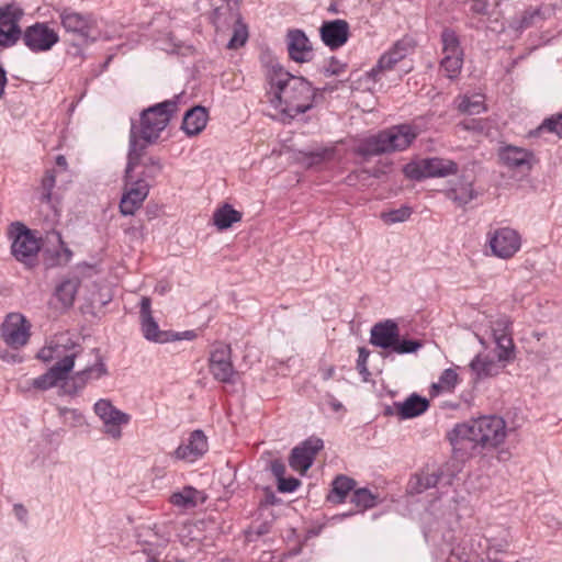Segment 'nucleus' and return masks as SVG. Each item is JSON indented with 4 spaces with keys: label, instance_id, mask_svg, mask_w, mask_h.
I'll return each mask as SVG.
<instances>
[{
    "label": "nucleus",
    "instance_id": "nucleus-17",
    "mask_svg": "<svg viewBox=\"0 0 562 562\" xmlns=\"http://www.w3.org/2000/svg\"><path fill=\"white\" fill-rule=\"evenodd\" d=\"M240 19V0H218L214 3L211 22L217 32L231 30Z\"/></svg>",
    "mask_w": 562,
    "mask_h": 562
},
{
    "label": "nucleus",
    "instance_id": "nucleus-7",
    "mask_svg": "<svg viewBox=\"0 0 562 562\" xmlns=\"http://www.w3.org/2000/svg\"><path fill=\"white\" fill-rule=\"evenodd\" d=\"M56 184V170L49 169L45 171L41 180V184L36 188V200L44 214V221L49 226H54L60 216V198L54 191Z\"/></svg>",
    "mask_w": 562,
    "mask_h": 562
},
{
    "label": "nucleus",
    "instance_id": "nucleus-61",
    "mask_svg": "<svg viewBox=\"0 0 562 562\" xmlns=\"http://www.w3.org/2000/svg\"><path fill=\"white\" fill-rule=\"evenodd\" d=\"M270 469L278 481L282 479L285 474V465L281 460H273L271 462Z\"/></svg>",
    "mask_w": 562,
    "mask_h": 562
},
{
    "label": "nucleus",
    "instance_id": "nucleus-57",
    "mask_svg": "<svg viewBox=\"0 0 562 562\" xmlns=\"http://www.w3.org/2000/svg\"><path fill=\"white\" fill-rule=\"evenodd\" d=\"M300 483V480L296 477L291 476L286 479L283 476L278 481V490L281 493H291L299 487Z\"/></svg>",
    "mask_w": 562,
    "mask_h": 562
},
{
    "label": "nucleus",
    "instance_id": "nucleus-42",
    "mask_svg": "<svg viewBox=\"0 0 562 562\" xmlns=\"http://www.w3.org/2000/svg\"><path fill=\"white\" fill-rule=\"evenodd\" d=\"M542 132L555 133L562 136V113L544 120L538 128L530 132V136H539Z\"/></svg>",
    "mask_w": 562,
    "mask_h": 562
},
{
    "label": "nucleus",
    "instance_id": "nucleus-49",
    "mask_svg": "<svg viewBox=\"0 0 562 562\" xmlns=\"http://www.w3.org/2000/svg\"><path fill=\"white\" fill-rule=\"evenodd\" d=\"M543 14L540 8L527 9L520 20V27L528 29L536 24L538 20H543Z\"/></svg>",
    "mask_w": 562,
    "mask_h": 562
},
{
    "label": "nucleus",
    "instance_id": "nucleus-43",
    "mask_svg": "<svg viewBox=\"0 0 562 562\" xmlns=\"http://www.w3.org/2000/svg\"><path fill=\"white\" fill-rule=\"evenodd\" d=\"M490 326L493 338L497 336L513 335V322L507 315H501L496 319L491 321Z\"/></svg>",
    "mask_w": 562,
    "mask_h": 562
},
{
    "label": "nucleus",
    "instance_id": "nucleus-48",
    "mask_svg": "<svg viewBox=\"0 0 562 562\" xmlns=\"http://www.w3.org/2000/svg\"><path fill=\"white\" fill-rule=\"evenodd\" d=\"M106 372L108 371L105 364L101 360H99L94 366L88 367L79 371L78 373L80 374V376L83 378V380L87 383L90 379H99L102 375H105Z\"/></svg>",
    "mask_w": 562,
    "mask_h": 562
},
{
    "label": "nucleus",
    "instance_id": "nucleus-55",
    "mask_svg": "<svg viewBox=\"0 0 562 562\" xmlns=\"http://www.w3.org/2000/svg\"><path fill=\"white\" fill-rule=\"evenodd\" d=\"M32 385L37 390H48L50 387H54L57 385L56 381L53 379V376L49 374L48 371H46L44 374L40 375L38 378L34 379L32 382Z\"/></svg>",
    "mask_w": 562,
    "mask_h": 562
},
{
    "label": "nucleus",
    "instance_id": "nucleus-31",
    "mask_svg": "<svg viewBox=\"0 0 562 562\" xmlns=\"http://www.w3.org/2000/svg\"><path fill=\"white\" fill-rule=\"evenodd\" d=\"M207 111L203 106H194L189 110L182 121V130L189 136H194L201 133L206 126Z\"/></svg>",
    "mask_w": 562,
    "mask_h": 562
},
{
    "label": "nucleus",
    "instance_id": "nucleus-24",
    "mask_svg": "<svg viewBox=\"0 0 562 562\" xmlns=\"http://www.w3.org/2000/svg\"><path fill=\"white\" fill-rule=\"evenodd\" d=\"M288 53L292 60L305 63L312 59V45L302 30H290L286 35Z\"/></svg>",
    "mask_w": 562,
    "mask_h": 562
},
{
    "label": "nucleus",
    "instance_id": "nucleus-39",
    "mask_svg": "<svg viewBox=\"0 0 562 562\" xmlns=\"http://www.w3.org/2000/svg\"><path fill=\"white\" fill-rule=\"evenodd\" d=\"M351 504L355 505L356 512L363 513L367 509L373 508L378 504V495L373 494L366 487L353 490L350 498Z\"/></svg>",
    "mask_w": 562,
    "mask_h": 562
},
{
    "label": "nucleus",
    "instance_id": "nucleus-28",
    "mask_svg": "<svg viewBox=\"0 0 562 562\" xmlns=\"http://www.w3.org/2000/svg\"><path fill=\"white\" fill-rule=\"evenodd\" d=\"M355 487L356 481L353 479L339 474L333 480L326 501L334 505L342 504Z\"/></svg>",
    "mask_w": 562,
    "mask_h": 562
},
{
    "label": "nucleus",
    "instance_id": "nucleus-14",
    "mask_svg": "<svg viewBox=\"0 0 562 562\" xmlns=\"http://www.w3.org/2000/svg\"><path fill=\"white\" fill-rule=\"evenodd\" d=\"M30 327V323L22 314L11 313L1 326V337L8 346L18 349L29 341Z\"/></svg>",
    "mask_w": 562,
    "mask_h": 562
},
{
    "label": "nucleus",
    "instance_id": "nucleus-5",
    "mask_svg": "<svg viewBox=\"0 0 562 562\" xmlns=\"http://www.w3.org/2000/svg\"><path fill=\"white\" fill-rule=\"evenodd\" d=\"M59 22L64 31L71 34L85 43L94 42L100 32L98 20L91 12H79L71 7H61L56 9Z\"/></svg>",
    "mask_w": 562,
    "mask_h": 562
},
{
    "label": "nucleus",
    "instance_id": "nucleus-51",
    "mask_svg": "<svg viewBox=\"0 0 562 562\" xmlns=\"http://www.w3.org/2000/svg\"><path fill=\"white\" fill-rule=\"evenodd\" d=\"M358 352L359 357L357 360V370L363 376V381H368L370 372L368 370L367 362L370 356V351L366 347H359Z\"/></svg>",
    "mask_w": 562,
    "mask_h": 562
},
{
    "label": "nucleus",
    "instance_id": "nucleus-25",
    "mask_svg": "<svg viewBox=\"0 0 562 562\" xmlns=\"http://www.w3.org/2000/svg\"><path fill=\"white\" fill-rule=\"evenodd\" d=\"M400 336L398 325L392 321L376 323L371 329L370 342L382 349H390Z\"/></svg>",
    "mask_w": 562,
    "mask_h": 562
},
{
    "label": "nucleus",
    "instance_id": "nucleus-58",
    "mask_svg": "<svg viewBox=\"0 0 562 562\" xmlns=\"http://www.w3.org/2000/svg\"><path fill=\"white\" fill-rule=\"evenodd\" d=\"M86 381L82 376L77 372L70 381L65 383V387H67V392H77L79 390H82L86 386Z\"/></svg>",
    "mask_w": 562,
    "mask_h": 562
},
{
    "label": "nucleus",
    "instance_id": "nucleus-46",
    "mask_svg": "<svg viewBox=\"0 0 562 562\" xmlns=\"http://www.w3.org/2000/svg\"><path fill=\"white\" fill-rule=\"evenodd\" d=\"M411 215L412 209L409 206H401L400 209L383 213L382 218L386 224H394L408 220Z\"/></svg>",
    "mask_w": 562,
    "mask_h": 562
},
{
    "label": "nucleus",
    "instance_id": "nucleus-50",
    "mask_svg": "<svg viewBox=\"0 0 562 562\" xmlns=\"http://www.w3.org/2000/svg\"><path fill=\"white\" fill-rule=\"evenodd\" d=\"M405 176L413 180H422L427 178L426 172L424 170V159L419 162L407 164L403 169Z\"/></svg>",
    "mask_w": 562,
    "mask_h": 562
},
{
    "label": "nucleus",
    "instance_id": "nucleus-63",
    "mask_svg": "<svg viewBox=\"0 0 562 562\" xmlns=\"http://www.w3.org/2000/svg\"><path fill=\"white\" fill-rule=\"evenodd\" d=\"M13 509H14V514L19 520H21V521L26 520L27 509L23 505L15 504Z\"/></svg>",
    "mask_w": 562,
    "mask_h": 562
},
{
    "label": "nucleus",
    "instance_id": "nucleus-36",
    "mask_svg": "<svg viewBox=\"0 0 562 562\" xmlns=\"http://www.w3.org/2000/svg\"><path fill=\"white\" fill-rule=\"evenodd\" d=\"M493 340L496 345L497 360L503 363V367L516 359V346L513 335L497 336Z\"/></svg>",
    "mask_w": 562,
    "mask_h": 562
},
{
    "label": "nucleus",
    "instance_id": "nucleus-1",
    "mask_svg": "<svg viewBox=\"0 0 562 562\" xmlns=\"http://www.w3.org/2000/svg\"><path fill=\"white\" fill-rule=\"evenodd\" d=\"M177 111V101L166 100L143 110L138 125L132 123L127 155V173L133 171L140 164V159L147 146L157 142L160 133L167 127Z\"/></svg>",
    "mask_w": 562,
    "mask_h": 562
},
{
    "label": "nucleus",
    "instance_id": "nucleus-62",
    "mask_svg": "<svg viewBox=\"0 0 562 562\" xmlns=\"http://www.w3.org/2000/svg\"><path fill=\"white\" fill-rule=\"evenodd\" d=\"M170 334L176 337L170 338L169 341H176V340H182V339L193 340L198 336L194 330H186L182 333H177V331L170 330Z\"/></svg>",
    "mask_w": 562,
    "mask_h": 562
},
{
    "label": "nucleus",
    "instance_id": "nucleus-29",
    "mask_svg": "<svg viewBox=\"0 0 562 562\" xmlns=\"http://www.w3.org/2000/svg\"><path fill=\"white\" fill-rule=\"evenodd\" d=\"M424 170L427 178L447 177L456 175L459 167L458 164L451 159L431 157L424 159Z\"/></svg>",
    "mask_w": 562,
    "mask_h": 562
},
{
    "label": "nucleus",
    "instance_id": "nucleus-44",
    "mask_svg": "<svg viewBox=\"0 0 562 562\" xmlns=\"http://www.w3.org/2000/svg\"><path fill=\"white\" fill-rule=\"evenodd\" d=\"M231 29H233V36L228 42L227 47L231 49H236L245 45L248 38V30L247 25L241 21L234 24Z\"/></svg>",
    "mask_w": 562,
    "mask_h": 562
},
{
    "label": "nucleus",
    "instance_id": "nucleus-30",
    "mask_svg": "<svg viewBox=\"0 0 562 562\" xmlns=\"http://www.w3.org/2000/svg\"><path fill=\"white\" fill-rule=\"evenodd\" d=\"M79 286L80 280L78 278L63 280L56 286L54 297L59 303L61 310L66 311L74 305Z\"/></svg>",
    "mask_w": 562,
    "mask_h": 562
},
{
    "label": "nucleus",
    "instance_id": "nucleus-20",
    "mask_svg": "<svg viewBox=\"0 0 562 562\" xmlns=\"http://www.w3.org/2000/svg\"><path fill=\"white\" fill-rule=\"evenodd\" d=\"M207 438L200 429L193 430L186 442L181 443L173 452L172 457L186 462H195L207 451Z\"/></svg>",
    "mask_w": 562,
    "mask_h": 562
},
{
    "label": "nucleus",
    "instance_id": "nucleus-16",
    "mask_svg": "<svg viewBox=\"0 0 562 562\" xmlns=\"http://www.w3.org/2000/svg\"><path fill=\"white\" fill-rule=\"evenodd\" d=\"M94 412L103 420L105 434L114 439L121 438V426L130 422V416L114 407L108 400L98 401L94 404Z\"/></svg>",
    "mask_w": 562,
    "mask_h": 562
},
{
    "label": "nucleus",
    "instance_id": "nucleus-19",
    "mask_svg": "<svg viewBox=\"0 0 562 562\" xmlns=\"http://www.w3.org/2000/svg\"><path fill=\"white\" fill-rule=\"evenodd\" d=\"M139 307L140 327L144 337L154 342H168L173 336L170 334V330L159 329L157 322L153 317L151 300L148 296H143Z\"/></svg>",
    "mask_w": 562,
    "mask_h": 562
},
{
    "label": "nucleus",
    "instance_id": "nucleus-23",
    "mask_svg": "<svg viewBox=\"0 0 562 562\" xmlns=\"http://www.w3.org/2000/svg\"><path fill=\"white\" fill-rule=\"evenodd\" d=\"M443 479L441 468H424L414 473L407 483V493L412 495L422 494L430 488L437 487Z\"/></svg>",
    "mask_w": 562,
    "mask_h": 562
},
{
    "label": "nucleus",
    "instance_id": "nucleus-41",
    "mask_svg": "<svg viewBox=\"0 0 562 562\" xmlns=\"http://www.w3.org/2000/svg\"><path fill=\"white\" fill-rule=\"evenodd\" d=\"M463 57L464 56H443L440 60V68L446 72L449 79L459 77L463 66Z\"/></svg>",
    "mask_w": 562,
    "mask_h": 562
},
{
    "label": "nucleus",
    "instance_id": "nucleus-40",
    "mask_svg": "<svg viewBox=\"0 0 562 562\" xmlns=\"http://www.w3.org/2000/svg\"><path fill=\"white\" fill-rule=\"evenodd\" d=\"M484 99L482 94L463 95L458 103V110L470 115L480 114L486 110Z\"/></svg>",
    "mask_w": 562,
    "mask_h": 562
},
{
    "label": "nucleus",
    "instance_id": "nucleus-13",
    "mask_svg": "<svg viewBox=\"0 0 562 562\" xmlns=\"http://www.w3.org/2000/svg\"><path fill=\"white\" fill-rule=\"evenodd\" d=\"M131 173L132 171L127 173V169L125 170V192L120 202V212L123 215H134L149 193V183L145 179L131 181Z\"/></svg>",
    "mask_w": 562,
    "mask_h": 562
},
{
    "label": "nucleus",
    "instance_id": "nucleus-9",
    "mask_svg": "<svg viewBox=\"0 0 562 562\" xmlns=\"http://www.w3.org/2000/svg\"><path fill=\"white\" fill-rule=\"evenodd\" d=\"M23 16L24 10L15 3L0 7V46L10 47L20 41V21Z\"/></svg>",
    "mask_w": 562,
    "mask_h": 562
},
{
    "label": "nucleus",
    "instance_id": "nucleus-37",
    "mask_svg": "<svg viewBox=\"0 0 562 562\" xmlns=\"http://www.w3.org/2000/svg\"><path fill=\"white\" fill-rule=\"evenodd\" d=\"M458 382H459L458 373L451 368L446 369L440 374L439 381L431 384V386L429 389V395L431 397H435L443 392L450 393L454 390Z\"/></svg>",
    "mask_w": 562,
    "mask_h": 562
},
{
    "label": "nucleus",
    "instance_id": "nucleus-21",
    "mask_svg": "<svg viewBox=\"0 0 562 562\" xmlns=\"http://www.w3.org/2000/svg\"><path fill=\"white\" fill-rule=\"evenodd\" d=\"M266 67V77L270 85V93H272V98H270V102L274 105L276 102L283 94V88L292 80L295 79L296 76L291 75L286 71L278 60L273 58H269L268 61L265 63Z\"/></svg>",
    "mask_w": 562,
    "mask_h": 562
},
{
    "label": "nucleus",
    "instance_id": "nucleus-45",
    "mask_svg": "<svg viewBox=\"0 0 562 562\" xmlns=\"http://www.w3.org/2000/svg\"><path fill=\"white\" fill-rule=\"evenodd\" d=\"M272 528V521L271 520H265L260 522H254L246 531V538L248 541H255L258 538L269 533Z\"/></svg>",
    "mask_w": 562,
    "mask_h": 562
},
{
    "label": "nucleus",
    "instance_id": "nucleus-2",
    "mask_svg": "<svg viewBox=\"0 0 562 562\" xmlns=\"http://www.w3.org/2000/svg\"><path fill=\"white\" fill-rule=\"evenodd\" d=\"M506 437V423L498 416H482L468 423L458 424L448 434L453 449L497 447Z\"/></svg>",
    "mask_w": 562,
    "mask_h": 562
},
{
    "label": "nucleus",
    "instance_id": "nucleus-4",
    "mask_svg": "<svg viewBox=\"0 0 562 562\" xmlns=\"http://www.w3.org/2000/svg\"><path fill=\"white\" fill-rule=\"evenodd\" d=\"M315 92L316 90L311 82L303 77H296L283 88V94L274 106L280 108L284 114L294 117L312 109Z\"/></svg>",
    "mask_w": 562,
    "mask_h": 562
},
{
    "label": "nucleus",
    "instance_id": "nucleus-12",
    "mask_svg": "<svg viewBox=\"0 0 562 562\" xmlns=\"http://www.w3.org/2000/svg\"><path fill=\"white\" fill-rule=\"evenodd\" d=\"M488 245L493 255L509 259L520 249L521 237L517 231L502 227L488 233Z\"/></svg>",
    "mask_w": 562,
    "mask_h": 562
},
{
    "label": "nucleus",
    "instance_id": "nucleus-10",
    "mask_svg": "<svg viewBox=\"0 0 562 562\" xmlns=\"http://www.w3.org/2000/svg\"><path fill=\"white\" fill-rule=\"evenodd\" d=\"M414 48L415 42L412 38L403 37L398 40L379 58L376 65L367 72V76L373 81H379L381 74L394 69Z\"/></svg>",
    "mask_w": 562,
    "mask_h": 562
},
{
    "label": "nucleus",
    "instance_id": "nucleus-52",
    "mask_svg": "<svg viewBox=\"0 0 562 562\" xmlns=\"http://www.w3.org/2000/svg\"><path fill=\"white\" fill-rule=\"evenodd\" d=\"M347 69V64L341 63L336 57H331L328 64L324 67L325 76H339Z\"/></svg>",
    "mask_w": 562,
    "mask_h": 562
},
{
    "label": "nucleus",
    "instance_id": "nucleus-15",
    "mask_svg": "<svg viewBox=\"0 0 562 562\" xmlns=\"http://www.w3.org/2000/svg\"><path fill=\"white\" fill-rule=\"evenodd\" d=\"M324 448L321 438L308 437L301 445L294 447L289 458V464L294 471L305 473L313 464L316 454Z\"/></svg>",
    "mask_w": 562,
    "mask_h": 562
},
{
    "label": "nucleus",
    "instance_id": "nucleus-3",
    "mask_svg": "<svg viewBox=\"0 0 562 562\" xmlns=\"http://www.w3.org/2000/svg\"><path fill=\"white\" fill-rule=\"evenodd\" d=\"M418 136V130L412 124H398L380 131L363 139L358 153L363 156H378L407 149Z\"/></svg>",
    "mask_w": 562,
    "mask_h": 562
},
{
    "label": "nucleus",
    "instance_id": "nucleus-18",
    "mask_svg": "<svg viewBox=\"0 0 562 562\" xmlns=\"http://www.w3.org/2000/svg\"><path fill=\"white\" fill-rule=\"evenodd\" d=\"M501 162L512 170L529 172L535 164V155L531 150L514 145H505L498 149Z\"/></svg>",
    "mask_w": 562,
    "mask_h": 562
},
{
    "label": "nucleus",
    "instance_id": "nucleus-35",
    "mask_svg": "<svg viewBox=\"0 0 562 562\" xmlns=\"http://www.w3.org/2000/svg\"><path fill=\"white\" fill-rule=\"evenodd\" d=\"M201 492L192 486H184L181 491L171 494L169 502L181 509L188 510L198 506Z\"/></svg>",
    "mask_w": 562,
    "mask_h": 562
},
{
    "label": "nucleus",
    "instance_id": "nucleus-54",
    "mask_svg": "<svg viewBox=\"0 0 562 562\" xmlns=\"http://www.w3.org/2000/svg\"><path fill=\"white\" fill-rule=\"evenodd\" d=\"M459 126L464 131L483 133L486 128V121L482 119H465L459 123Z\"/></svg>",
    "mask_w": 562,
    "mask_h": 562
},
{
    "label": "nucleus",
    "instance_id": "nucleus-22",
    "mask_svg": "<svg viewBox=\"0 0 562 562\" xmlns=\"http://www.w3.org/2000/svg\"><path fill=\"white\" fill-rule=\"evenodd\" d=\"M322 41L330 49H337L345 45L350 35V27L346 20L326 21L321 29Z\"/></svg>",
    "mask_w": 562,
    "mask_h": 562
},
{
    "label": "nucleus",
    "instance_id": "nucleus-8",
    "mask_svg": "<svg viewBox=\"0 0 562 562\" xmlns=\"http://www.w3.org/2000/svg\"><path fill=\"white\" fill-rule=\"evenodd\" d=\"M20 40L32 53H43L59 42V35L46 22H35L21 32Z\"/></svg>",
    "mask_w": 562,
    "mask_h": 562
},
{
    "label": "nucleus",
    "instance_id": "nucleus-26",
    "mask_svg": "<svg viewBox=\"0 0 562 562\" xmlns=\"http://www.w3.org/2000/svg\"><path fill=\"white\" fill-rule=\"evenodd\" d=\"M429 407V401L416 393L411 394L404 402L394 403L395 414L401 419H408L424 414Z\"/></svg>",
    "mask_w": 562,
    "mask_h": 562
},
{
    "label": "nucleus",
    "instance_id": "nucleus-33",
    "mask_svg": "<svg viewBox=\"0 0 562 562\" xmlns=\"http://www.w3.org/2000/svg\"><path fill=\"white\" fill-rule=\"evenodd\" d=\"M471 370L477 378H488L497 375L503 366L498 364V360H494L488 355H477L470 363Z\"/></svg>",
    "mask_w": 562,
    "mask_h": 562
},
{
    "label": "nucleus",
    "instance_id": "nucleus-11",
    "mask_svg": "<svg viewBox=\"0 0 562 562\" xmlns=\"http://www.w3.org/2000/svg\"><path fill=\"white\" fill-rule=\"evenodd\" d=\"M209 369L213 378L222 383H234L237 372L232 362V348L226 344H218L211 351Z\"/></svg>",
    "mask_w": 562,
    "mask_h": 562
},
{
    "label": "nucleus",
    "instance_id": "nucleus-34",
    "mask_svg": "<svg viewBox=\"0 0 562 562\" xmlns=\"http://www.w3.org/2000/svg\"><path fill=\"white\" fill-rule=\"evenodd\" d=\"M243 214L236 211L231 204H224L213 213V224L218 231L229 228L234 223L240 222Z\"/></svg>",
    "mask_w": 562,
    "mask_h": 562
},
{
    "label": "nucleus",
    "instance_id": "nucleus-27",
    "mask_svg": "<svg viewBox=\"0 0 562 562\" xmlns=\"http://www.w3.org/2000/svg\"><path fill=\"white\" fill-rule=\"evenodd\" d=\"M446 195L458 206H464L477 196L473 189V181L462 176L449 190Z\"/></svg>",
    "mask_w": 562,
    "mask_h": 562
},
{
    "label": "nucleus",
    "instance_id": "nucleus-59",
    "mask_svg": "<svg viewBox=\"0 0 562 562\" xmlns=\"http://www.w3.org/2000/svg\"><path fill=\"white\" fill-rule=\"evenodd\" d=\"M53 235L56 237V239L63 247V254L61 255L58 254V259L56 260V263L57 265H60L61 262L67 263L70 260L72 252L69 248L65 247V244L61 239V235L59 233L54 232Z\"/></svg>",
    "mask_w": 562,
    "mask_h": 562
},
{
    "label": "nucleus",
    "instance_id": "nucleus-60",
    "mask_svg": "<svg viewBox=\"0 0 562 562\" xmlns=\"http://www.w3.org/2000/svg\"><path fill=\"white\" fill-rule=\"evenodd\" d=\"M470 10L474 14L485 15V14H487V10H488V1L487 0H473L471 2Z\"/></svg>",
    "mask_w": 562,
    "mask_h": 562
},
{
    "label": "nucleus",
    "instance_id": "nucleus-47",
    "mask_svg": "<svg viewBox=\"0 0 562 562\" xmlns=\"http://www.w3.org/2000/svg\"><path fill=\"white\" fill-rule=\"evenodd\" d=\"M422 347V342L418 340L412 339H400V336L396 338V342L392 346L391 351L396 353H412L417 351Z\"/></svg>",
    "mask_w": 562,
    "mask_h": 562
},
{
    "label": "nucleus",
    "instance_id": "nucleus-64",
    "mask_svg": "<svg viewBox=\"0 0 562 562\" xmlns=\"http://www.w3.org/2000/svg\"><path fill=\"white\" fill-rule=\"evenodd\" d=\"M7 82H8L7 72H5L4 68L0 65V99H2V97L4 94V88H5Z\"/></svg>",
    "mask_w": 562,
    "mask_h": 562
},
{
    "label": "nucleus",
    "instance_id": "nucleus-53",
    "mask_svg": "<svg viewBox=\"0 0 562 562\" xmlns=\"http://www.w3.org/2000/svg\"><path fill=\"white\" fill-rule=\"evenodd\" d=\"M37 359L44 361V362H49L56 358H60L63 357L61 356V352H60V347L58 345L56 346H47V347H43L38 352H37Z\"/></svg>",
    "mask_w": 562,
    "mask_h": 562
},
{
    "label": "nucleus",
    "instance_id": "nucleus-6",
    "mask_svg": "<svg viewBox=\"0 0 562 562\" xmlns=\"http://www.w3.org/2000/svg\"><path fill=\"white\" fill-rule=\"evenodd\" d=\"M10 235L12 237L11 251L14 258L32 268L37 265V255L41 249V239L22 223L12 224Z\"/></svg>",
    "mask_w": 562,
    "mask_h": 562
},
{
    "label": "nucleus",
    "instance_id": "nucleus-38",
    "mask_svg": "<svg viewBox=\"0 0 562 562\" xmlns=\"http://www.w3.org/2000/svg\"><path fill=\"white\" fill-rule=\"evenodd\" d=\"M440 41L442 44L441 52L443 56H464L460 38L452 29L445 27L441 32Z\"/></svg>",
    "mask_w": 562,
    "mask_h": 562
},
{
    "label": "nucleus",
    "instance_id": "nucleus-32",
    "mask_svg": "<svg viewBox=\"0 0 562 562\" xmlns=\"http://www.w3.org/2000/svg\"><path fill=\"white\" fill-rule=\"evenodd\" d=\"M80 351V346L74 345L70 352L60 357L59 360L47 370L57 384L67 380L68 374L75 366V359Z\"/></svg>",
    "mask_w": 562,
    "mask_h": 562
},
{
    "label": "nucleus",
    "instance_id": "nucleus-56",
    "mask_svg": "<svg viewBox=\"0 0 562 562\" xmlns=\"http://www.w3.org/2000/svg\"><path fill=\"white\" fill-rule=\"evenodd\" d=\"M144 175L148 178H155L162 169L160 159L157 157H149L144 164Z\"/></svg>",
    "mask_w": 562,
    "mask_h": 562
}]
</instances>
